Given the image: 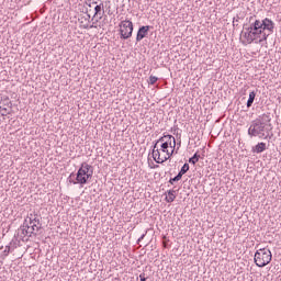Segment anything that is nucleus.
<instances>
[{
	"mask_svg": "<svg viewBox=\"0 0 281 281\" xmlns=\"http://www.w3.org/2000/svg\"><path fill=\"white\" fill-rule=\"evenodd\" d=\"M249 137H259V139H273V124H271V113H263L251 121L248 128Z\"/></svg>",
	"mask_w": 281,
	"mask_h": 281,
	"instance_id": "nucleus-1",
	"label": "nucleus"
},
{
	"mask_svg": "<svg viewBox=\"0 0 281 281\" xmlns=\"http://www.w3.org/2000/svg\"><path fill=\"white\" fill-rule=\"evenodd\" d=\"M93 166L87 164V162H81L77 173H76V180L71 179V177H75V173L71 172L68 181L69 183H72L76 186V183H79V186H87L89 181L93 179Z\"/></svg>",
	"mask_w": 281,
	"mask_h": 281,
	"instance_id": "nucleus-2",
	"label": "nucleus"
},
{
	"mask_svg": "<svg viewBox=\"0 0 281 281\" xmlns=\"http://www.w3.org/2000/svg\"><path fill=\"white\" fill-rule=\"evenodd\" d=\"M254 19H256V15L250 16L248 20V23H245L243 25V30L245 31H241V34L248 45H251V43L260 44V42H258L259 41L258 31L255 30V26L252 23Z\"/></svg>",
	"mask_w": 281,
	"mask_h": 281,
	"instance_id": "nucleus-3",
	"label": "nucleus"
},
{
	"mask_svg": "<svg viewBox=\"0 0 281 281\" xmlns=\"http://www.w3.org/2000/svg\"><path fill=\"white\" fill-rule=\"evenodd\" d=\"M273 255L269 248H259L255 252V265H257L260 269L267 267L269 262H271Z\"/></svg>",
	"mask_w": 281,
	"mask_h": 281,
	"instance_id": "nucleus-4",
	"label": "nucleus"
},
{
	"mask_svg": "<svg viewBox=\"0 0 281 281\" xmlns=\"http://www.w3.org/2000/svg\"><path fill=\"white\" fill-rule=\"evenodd\" d=\"M119 34L121 41H128L133 36V30H135V25L131 20H123L119 24Z\"/></svg>",
	"mask_w": 281,
	"mask_h": 281,
	"instance_id": "nucleus-5",
	"label": "nucleus"
},
{
	"mask_svg": "<svg viewBox=\"0 0 281 281\" xmlns=\"http://www.w3.org/2000/svg\"><path fill=\"white\" fill-rule=\"evenodd\" d=\"M252 26L257 31V36L259 37V40H258L259 45L267 42V38H269V35L265 31V29L260 25V20L255 18L252 20Z\"/></svg>",
	"mask_w": 281,
	"mask_h": 281,
	"instance_id": "nucleus-6",
	"label": "nucleus"
},
{
	"mask_svg": "<svg viewBox=\"0 0 281 281\" xmlns=\"http://www.w3.org/2000/svg\"><path fill=\"white\" fill-rule=\"evenodd\" d=\"M259 25L268 33V36L273 34V30H276V22L269 18H265L263 20H259Z\"/></svg>",
	"mask_w": 281,
	"mask_h": 281,
	"instance_id": "nucleus-7",
	"label": "nucleus"
},
{
	"mask_svg": "<svg viewBox=\"0 0 281 281\" xmlns=\"http://www.w3.org/2000/svg\"><path fill=\"white\" fill-rule=\"evenodd\" d=\"M150 30H153V26H150V25L139 26L137 34H136V43L144 41V38H146V36H148V32H150Z\"/></svg>",
	"mask_w": 281,
	"mask_h": 281,
	"instance_id": "nucleus-8",
	"label": "nucleus"
},
{
	"mask_svg": "<svg viewBox=\"0 0 281 281\" xmlns=\"http://www.w3.org/2000/svg\"><path fill=\"white\" fill-rule=\"evenodd\" d=\"M159 142H165L166 144H169L170 148H177V139L170 134L164 133V135L159 138Z\"/></svg>",
	"mask_w": 281,
	"mask_h": 281,
	"instance_id": "nucleus-9",
	"label": "nucleus"
},
{
	"mask_svg": "<svg viewBox=\"0 0 281 281\" xmlns=\"http://www.w3.org/2000/svg\"><path fill=\"white\" fill-rule=\"evenodd\" d=\"M102 16H104V3H100V4H95L94 7V14L92 16V21L93 19H98L99 21H102Z\"/></svg>",
	"mask_w": 281,
	"mask_h": 281,
	"instance_id": "nucleus-10",
	"label": "nucleus"
},
{
	"mask_svg": "<svg viewBox=\"0 0 281 281\" xmlns=\"http://www.w3.org/2000/svg\"><path fill=\"white\" fill-rule=\"evenodd\" d=\"M38 220L35 218H32V217H26L25 221H24V225L33 228V229H36V232H38L41 229V224H37Z\"/></svg>",
	"mask_w": 281,
	"mask_h": 281,
	"instance_id": "nucleus-11",
	"label": "nucleus"
},
{
	"mask_svg": "<svg viewBox=\"0 0 281 281\" xmlns=\"http://www.w3.org/2000/svg\"><path fill=\"white\" fill-rule=\"evenodd\" d=\"M159 144H160L159 138L157 140L153 142V146H151V157H153V159H156V157H161V151L157 147Z\"/></svg>",
	"mask_w": 281,
	"mask_h": 281,
	"instance_id": "nucleus-12",
	"label": "nucleus"
},
{
	"mask_svg": "<svg viewBox=\"0 0 281 281\" xmlns=\"http://www.w3.org/2000/svg\"><path fill=\"white\" fill-rule=\"evenodd\" d=\"M265 150H267V143H265V142L258 143L251 149V151L256 153L257 155H260V153H265Z\"/></svg>",
	"mask_w": 281,
	"mask_h": 281,
	"instance_id": "nucleus-13",
	"label": "nucleus"
},
{
	"mask_svg": "<svg viewBox=\"0 0 281 281\" xmlns=\"http://www.w3.org/2000/svg\"><path fill=\"white\" fill-rule=\"evenodd\" d=\"M176 199H177V191L168 190L165 193V201H167V203H172V201H175Z\"/></svg>",
	"mask_w": 281,
	"mask_h": 281,
	"instance_id": "nucleus-14",
	"label": "nucleus"
},
{
	"mask_svg": "<svg viewBox=\"0 0 281 281\" xmlns=\"http://www.w3.org/2000/svg\"><path fill=\"white\" fill-rule=\"evenodd\" d=\"M257 93H258V90H252L249 93V98H248L247 103H246V109H251V106L254 105V101L256 100Z\"/></svg>",
	"mask_w": 281,
	"mask_h": 281,
	"instance_id": "nucleus-15",
	"label": "nucleus"
},
{
	"mask_svg": "<svg viewBox=\"0 0 281 281\" xmlns=\"http://www.w3.org/2000/svg\"><path fill=\"white\" fill-rule=\"evenodd\" d=\"M1 102H2V105L3 108L8 106L9 109H12V101H10V97L8 95H3L1 97Z\"/></svg>",
	"mask_w": 281,
	"mask_h": 281,
	"instance_id": "nucleus-16",
	"label": "nucleus"
},
{
	"mask_svg": "<svg viewBox=\"0 0 281 281\" xmlns=\"http://www.w3.org/2000/svg\"><path fill=\"white\" fill-rule=\"evenodd\" d=\"M199 159H201V154L196 151L192 157L189 158V164L196 166V164H199Z\"/></svg>",
	"mask_w": 281,
	"mask_h": 281,
	"instance_id": "nucleus-17",
	"label": "nucleus"
},
{
	"mask_svg": "<svg viewBox=\"0 0 281 281\" xmlns=\"http://www.w3.org/2000/svg\"><path fill=\"white\" fill-rule=\"evenodd\" d=\"M25 225V236H27L29 238L32 237V234H34V236H36V228H31L30 226H27V224H24Z\"/></svg>",
	"mask_w": 281,
	"mask_h": 281,
	"instance_id": "nucleus-18",
	"label": "nucleus"
},
{
	"mask_svg": "<svg viewBox=\"0 0 281 281\" xmlns=\"http://www.w3.org/2000/svg\"><path fill=\"white\" fill-rule=\"evenodd\" d=\"M189 170H190V164L186 162V164L181 167V169H180V171L178 172V175H179L180 177H183V175H186Z\"/></svg>",
	"mask_w": 281,
	"mask_h": 281,
	"instance_id": "nucleus-19",
	"label": "nucleus"
},
{
	"mask_svg": "<svg viewBox=\"0 0 281 281\" xmlns=\"http://www.w3.org/2000/svg\"><path fill=\"white\" fill-rule=\"evenodd\" d=\"M168 148H170V145L168 143H166V140H160L161 153H168Z\"/></svg>",
	"mask_w": 281,
	"mask_h": 281,
	"instance_id": "nucleus-20",
	"label": "nucleus"
},
{
	"mask_svg": "<svg viewBox=\"0 0 281 281\" xmlns=\"http://www.w3.org/2000/svg\"><path fill=\"white\" fill-rule=\"evenodd\" d=\"M168 159H170V156H165L164 158H161V156H156L154 161H156V164H165V161H168Z\"/></svg>",
	"mask_w": 281,
	"mask_h": 281,
	"instance_id": "nucleus-21",
	"label": "nucleus"
},
{
	"mask_svg": "<svg viewBox=\"0 0 281 281\" xmlns=\"http://www.w3.org/2000/svg\"><path fill=\"white\" fill-rule=\"evenodd\" d=\"M27 217L37 221L36 224L41 225V214L40 213H31Z\"/></svg>",
	"mask_w": 281,
	"mask_h": 281,
	"instance_id": "nucleus-22",
	"label": "nucleus"
},
{
	"mask_svg": "<svg viewBox=\"0 0 281 281\" xmlns=\"http://www.w3.org/2000/svg\"><path fill=\"white\" fill-rule=\"evenodd\" d=\"M181 179H183V177L178 173L176 177L169 179V183L175 186V183H177V181H181Z\"/></svg>",
	"mask_w": 281,
	"mask_h": 281,
	"instance_id": "nucleus-23",
	"label": "nucleus"
},
{
	"mask_svg": "<svg viewBox=\"0 0 281 281\" xmlns=\"http://www.w3.org/2000/svg\"><path fill=\"white\" fill-rule=\"evenodd\" d=\"M159 80V78L158 77H156V76H149V79H148V85H157V81Z\"/></svg>",
	"mask_w": 281,
	"mask_h": 281,
	"instance_id": "nucleus-24",
	"label": "nucleus"
},
{
	"mask_svg": "<svg viewBox=\"0 0 281 281\" xmlns=\"http://www.w3.org/2000/svg\"><path fill=\"white\" fill-rule=\"evenodd\" d=\"M98 21H100V20L97 19L95 22H93L92 25H90V26H89V24H85V25L82 26L83 30H89V29H90V30H93V29L98 27V26L95 25V23H98Z\"/></svg>",
	"mask_w": 281,
	"mask_h": 281,
	"instance_id": "nucleus-25",
	"label": "nucleus"
},
{
	"mask_svg": "<svg viewBox=\"0 0 281 281\" xmlns=\"http://www.w3.org/2000/svg\"><path fill=\"white\" fill-rule=\"evenodd\" d=\"M12 244L16 245V243L14 241V239H12V241L10 243L9 246H5V250H4V255L8 256L12 249Z\"/></svg>",
	"mask_w": 281,
	"mask_h": 281,
	"instance_id": "nucleus-26",
	"label": "nucleus"
},
{
	"mask_svg": "<svg viewBox=\"0 0 281 281\" xmlns=\"http://www.w3.org/2000/svg\"><path fill=\"white\" fill-rule=\"evenodd\" d=\"M165 153L168 157H172V155H177V149L175 147V148H171V151L167 149V151Z\"/></svg>",
	"mask_w": 281,
	"mask_h": 281,
	"instance_id": "nucleus-27",
	"label": "nucleus"
},
{
	"mask_svg": "<svg viewBox=\"0 0 281 281\" xmlns=\"http://www.w3.org/2000/svg\"><path fill=\"white\" fill-rule=\"evenodd\" d=\"M0 111H3L1 113L2 116L10 115V111H8V108H3V106L0 105Z\"/></svg>",
	"mask_w": 281,
	"mask_h": 281,
	"instance_id": "nucleus-28",
	"label": "nucleus"
},
{
	"mask_svg": "<svg viewBox=\"0 0 281 281\" xmlns=\"http://www.w3.org/2000/svg\"><path fill=\"white\" fill-rule=\"evenodd\" d=\"M86 5H88V8H92V5H98V2L97 1L87 0L86 1Z\"/></svg>",
	"mask_w": 281,
	"mask_h": 281,
	"instance_id": "nucleus-29",
	"label": "nucleus"
},
{
	"mask_svg": "<svg viewBox=\"0 0 281 281\" xmlns=\"http://www.w3.org/2000/svg\"><path fill=\"white\" fill-rule=\"evenodd\" d=\"M146 234H148V231H145V233H143L140 235V237L137 239V245H139V243H142V240H144V238H146Z\"/></svg>",
	"mask_w": 281,
	"mask_h": 281,
	"instance_id": "nucleus-30",
	"label": "nucleus"
},
{
	"mask_svg": "<svg viewBox=\"0 0 281 281\" xmlns=\"http://www.w3.org/2000/svg\"><path fill=\"white\" fill-rule=\"evenodd\" d=\"M139 280H140V281H146V280H148V277H146V273H145V272H142V273L139 274Z\"/></svg>",
	"mask_w": 281,
	"mask_h": 281,
	"instance_id": "nucleus-31",
	"label": "nucleus"
},
{
	"mask_svg": "<svg viewBox=\"0 0 281 281\" xmlns=\"http://www.w3.org/2000/svg\"><path fill=\"white\" fill-rule=\"evenodd\" d=\"M239 19L240 18L238 15H236V18L233 19V27H237L238 24H236V23H238Z\"/></svg>",
	"mask_w": 281,
	"mask_h": 281,
	"instance_id": "nucleus-32",
	"label": "nucleus"
},
{
	"mask_svg": "<svg viewBox=\"0 0 281 281\" xmlns=\"http://www.w3.org/2000/svg\"><path fill=\"white\" fill-rule=\"evenodd\" d=\"M20 232L23 234V236H27L25 235V232H27V228H25V224H23V226L20 227Z\"/></svg>",
	"mask_w": 281,
	"mask_h": 281,
	"instance_id": "nucleus-33",
	"label": "nucleus"
},
{
	"mask_svg": "<svg viewBox=\"0 0 281 281\" xmlns=\"http://www.w3.org/2000/svg\"><path fill=\"white\" fill-rule=\"evenodd\" d=\"M177 148H176V155L179 153V148H181V140H179L178 143H177Z\"/></svg>",
	"mask_w": 281,
	"mask_h": 281,
	"instance_id": "nucleus-34",
	"label": "nucleus"
},
{
	"mask_svg": "<svg viewBox=\"0 0 281 281\" xmlns=\"http://www.w3.org/2000/svg\"><path fill=\"white\" fill-rule=\"evenodd\" d=\"M178 131H179V127H178V126L171 128V133H177Z\"/></svg>",
	"mask_w": 281,
	"mask_h": 281,
	"instance_id": "nucleus-35",
	"label": "nucleus"
},
{
	"mask_svg": "<svg viewBox=\"0 0 281 281\" xmlns=\"http://www.w3.org/2000/svg\"><path fill=\"white\" fill-rule=\"evenodd\" d=\"M173 135H176V137H178V139H181V133H173Z\"/></svg>",
	"mask_w": 281,
	"mask_h": 281,
	"instance_id": "nucleus-36",
	"label": "nucleus"
},
{
	"mask_svg": "<svg viewBox=\"0 0 281 281\" xmlns=\"http://www.w3.org/2000/svg\"><path fill=\"white\" fill-rule=\"evenodd\" d=\"M164 247H168V244L166 241H164Z\"/></svg>",
	"mask_w": 281,
	"mask_h": 281,
	"instance_id": "nucleus-37",
	"label": "nucleus"
},
{
	"mask_svg": "<svg viewBox=\"0 0 281 281\" xmlns=\"http://www.w3.org/2000/svg\"><path fill=\"white\" fill-rule=\"evenodd\" d=\"M162 240H168V238L166 236L162 237Z\"/></svg>",
	"mask_w": 281,
	"mask_h": 281,
	"instance_id": "nucleus-38",
	"label": "nucleus"
},
{
	"mask_svg": "<svg viewBox=\"0 0 281 281\" xmlns=\"http://www.w3.org/2000/svg\"><path fill=\"white\" fill-rule=\"evenodd\" d=\"M154 168H159V165H155Z\"/></svg>",
	"mask_w": 281,
	"mask_h": 281,
	"instance_id": "nucleus-39",
	"label": "nucleus"
},
{
	"mask_svg": "<svg viewBox=\"0 0 281 281\" xmlns=\"http://www.w3.org/2000/svg\"><path fill=\"white\" fill-rule=\"evenodd\" d=\"M91 19V14H88V20Z\"/></svg>",
	"mask_w": 281,
	"mask_h": 281,
	"instance_id": "nucleus-40",
	"label": "nucleus"
},
{
	"mask_svg": "<svg viewBox=\"0 0 281 281\" xmlns=\"http://www.w3.org/2000/svg\"><path fill=\"white\" fill-rule=\"evenodd\" d=\"M2 102H3V101H1V99H0V104H2Z\"/></svg>",
	"mask_w": 281,
	"mask_h": 281,
	"instance_id": "nucleus-41",
	"label": "nucleus"
},
{
	"mask_svg": "<svg viewBox=\"0 0 281 281\" xmlns=\"http://www.w3.org/2000/svg\"><path fill=\"white\" fill-rule=\"evenodd\" d=\"M80 23H85V22L81 21Z\"/></svg>",
	"mask_w": 281,
	"mask_h": 281,
	"instance_id": "nucleus-42",
	"label": "nucleus"
},
{
	"mask_svg": "<svg viewBox=\"0 0 281 281\" xmlns=\"http://www.w3.org/2000/svg\"><path fill=\"white\" fill-rule=\"evenodd\" d=\"M80 23H85V22L81 21Z\"/></svg>",
	"mask_w": 281,
	"mask_h": 281,
	"instance_id": "nucleus-43",
	"label": "nucleus"
}]
</instances>
